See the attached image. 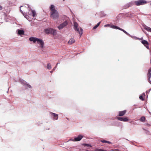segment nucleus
I'll list each match as a JSON object with an SVG mask.
<instances>
[{"label":"nucleus","mask_w":151,"mask_h":151,"mask_svg":"<svg viewBox=\"0 0 151 151\" xmlns=\"http://www.w3.org/2000/svg\"><path fill=\"white\" fill-rule=\"evenodd\" d=\"M107 25H109V24H107V25H105L104 26H105V27H106V26H107Z\"/></svg>","instance_id":"nucleus-33"},{"label":"nucleus","mask_w":151,"mask_h":151,"mask_svg":"<svg viewBox=\"0 0 151 151\" xmlns=\"http://www.w3.org/2000/svg\"><path fill=\"white\" fill-rule=\"evenodd\" d=\"M114 29H117L120 30L121 28H119V27L117 26H116Z\"/></svg>","instance_id":"nucleus-27"},{"label":"nucleus","mask_w":151,"mask_h":151,"mask_svg":"<svg viewBox=\"0 0 151 151\" xmlns=\"http://www.w3.org/2000/svg\"><path fill=\"white\" fill-rule=\"evenodd\" d=\"M26 85L27 86V87H28L29 88H31V86L30 85H29L28 84H26Z\"/></svg>","instance_id":"nucleus-26"},{"label":"nucleus","mask_w":151,"mask_h":151,"mask_svg":"<svg viewBox=\"0 0 151 151\" xmlns=\"http://www.w3.org/2000/svg\"><path fill=\"white\" fill-rule=\"evenodd\" d=\"M47 68L49 70H50L51 69V65L50 63H48L47 64Z\"/></svg>","instance_id":"nucleus-20"},{"label":"nucleus","mask_w":151,"mask_h":151,"mask_svg":"<svg viewBox=\"0 0 151 151\" xmlns=\"http://www.w3.org/2000/svg\"><path fill=\"white\" fill-rule=\"evenodd\" d=\"M127 16L130 17H132L133 16V14L128 13V14H127Z\"/></svg>","instance_id":"nucleus-23"},{"label":"nucleus","mask_w":151,"mask_h":151,"mask_svg":"<svg viewBox=\"0 0 151 151\" xmlns=\"http://www.w3.org/2000/svg\"><path fill=\"white\" fill-rule=\"evenodd\" d=\"M18 33L19 35H23L24 33V31L22 30H19L18 31Z\"/></svg>","instance_id":"nucleus-15"},{"label":"nucleus","mask_w":151,"mask_h":151,"mask_svg":"<svg viewBox=\"0 0 151 151\" xmlns=\"http://www.w3.org/2000/svg\"><path fill=\"white\" fill-rule=\"evenodd\" d=\"M149 70L151 72V68L149 69Z\"/></svg>","instance_id":"nucleus-32"},{"label":"nucleus","mask_w":151,"mask_h":151,"mask_svg":"<svg viewBox=\"0 0 151 151\" xmlns=\"http://www.w3.org/2000/svg\"><path fill=\"white\" fill-rule=\"evenodd\" d=\"M2 7L0 5V10H1L2 9Z\"/></svg>","instance_id":"nucleus-29"},{"label":"nucleus","mask_w":151,"mask_h":151,"mask_svg":"<svg viewBox=\"0 0 151 151\" xmlns=\"http://www.w3.org/2000/svg\"><path fill=\"white\" fill-rule=\"evenodd\" d=\"M50 10V17L53 19H57L59 17V14L58 11L55 9V7L53 5H51Z\"/></svg>","instance_id":"nucleus-1"},{"label":"nucleus","mask_w":151,"mask_h":151,"mask_svg":"<svg viewBox=\"0 0 151 151\" xmlns=\"http://www.w3.org/2000/svg\"><path fill=\"white\" fill-rule=\"evenodd\" d=\"M23 7V6H21V7H20L21 8V7Z\"/></svg>","instance_id":"nucleus-36"},{"label":"nucleus","mask_w":151,"mask_h":151,"mask_svg":"<svg viewBox=\"0 0 151 151\" xmlns=\"http://www.w3.org/2000/svg\"><path fill=\"white\" fill-rule=\"evenodd\" d=\"M58 63L57 64H56V66L58 65Z\"/></svg>","instance_id":"nucleus-34"},{"label":"nucleus","mask_w":151,"mask_h":151,"mask_svg":"<svg viewBox=\"0 0 151 151\" xmlns=\"http://www.w3.org/2000/svg\"><path fill=\"white\" fill-rule=\"evenodd\" d=\"M44 31L47 34H50L53 35H55L56 34V30L52 28L45 29Z\"/></svg>","instance_id":"nucleus-3"},{"label":"nucleus","mask_w":151,"mask_h":151,"mask_svg":"<svg viewBox=\"0 0 151 151\" xmlns=\"http://www.w3.org/2000/svg\"><path fill=\"white\" fill-rule=\"evenodd\" d=\"M147 3L146 1L144 0H140L139 1H136L135 3L137 6H139L141 5H144Z\"/></svg>","instance_id":"nucleus-4"},{"label":"nucleus","mask_w":151,"mask_h":151,"mask_svg":"<svg viewBox=\"0 0 151 151\" xmlns=\"http://www.w3.org/2000/svg\"><path fill=\"white\" fill-rule=\"evenodd\" d=\"M151 90V88L148 91H146V93H149V92Z\"/></svg>","instance_id":"nucleus-31"},{"label":"nucleus","mask_w":151,"mask_h":151,"mask_svg":"<svg viewBox=\"0 0 151 151\" xmlns=\"http://www.w3.org/2000/svg\"><path fill=\"white\" fill-rule=\"evenodd\" d=\"M117 119L120 121L126 122L128 121L129 119L126 117H117Z\"/></svg>","instance_id":"nucleus-7"},{"label":"nucleus","mask_w":151,"mask_h":151,"mask_svg":"<svg viewBox=\"0 0 151 151\" xmlns=\"http://www.w3.org/2000/svg\"><path fill=\"white\" fill-rule=\"evenodd\" d=\"M97 151H104V150H102L101 149H99Z\"/></svg>","instance_id":"nucleus-30"},{"label":"nucleus","mask_w":151,"mask_h":151,"mask_svg":"<svg viewBox=\"0 0 151 151\" xmlns=\"http://www.w3.org/2000/svg\"><path fill=\"white\" fill-rule=\"evenodd\" d=\"M145 29L147 31L151 32V28L150 27H145Z\"/></svg>","instance_id":"nucleus-17"},{"label":"nucleus","mask_w":151,"mask_h":151,"mask_svg":"<svg viewBox=\"0 0 151 151\" xmlns=\"http://www.w3.org/2000/svg\"><path fill=\"white\" fill-rule=\"evenodd\" d=\"M32 16L33 17H34L36 15V12L35 11L32 10Z\"/></svg>","instance_id":"nucleus-21"},{"label":"nucleus","mask_w":151,"mask_h":151,"mask_svg":"<svg viewBox=\"0 0 151 151\" xmlns=\"http://www.w3.org/2000/svg\"><path fill=\"white\" fill-rule=\"evenodd\" d=\"M37 39L35 37H32L29 38V40L31 41H33L35 43L37 41Z\"/></svg>","instance_id":"nucleus-11"},{"label":"nucleus","mask_w":151,"mask_h":151,"mask_svg":"<svg viewBox=\"0 0 151 151\" xmlns=\"http://www.w3.org/2000/svg\"><path fill=\"white\" fill-rule=\"evenodd\" d=\"M101 141L103 143H107L108 144H111V142H110L109 141H106V140H102Z\"/></svg>","instance_id":"nucleus-16"},{"label":"nucleus","mask_w":151,"mask_h":151,"mask_svg":"<svg viewBox=\"0 0 151 151\" xmlns=\"http://www.w3.org/2000/svg\"><path fill=\"white\" fill-rule=\"evenodd\" d=\"M51 114L53 116L54 119L57 120L58 119V114L53 113H51Z\"/></svg>","instance_id":"nucleus-14"},{"label":"nucleus","mask_w":151,"mask_h":151,"mask_svg":"<svg viewBox=\"0 0 151 151\" xmlns=\"http://www.w3.org/2000/svg\"><path fill=\"white\" fill-rule=\"evenodd\" d=\"M67 118V119L68 120V118Z\"/></svg>","instance_id":"nucleus-37"},{"label":"nucleus","mask_w":151,"mask_h":151,"mask_svg":"<svg viewBox=\"0 0 151 151\" xmlns=\"http://www.w3.org/2000/svg\"><path fill=\"white\" fill-rule=\"evenodd\" d=\"M83 137V136L81 135H79L77 137H76L72 140L73 141H78L81 140L82 138Z\"/></svg>","instance_id":"nucleus-9"},{"label":"nucleus","mask_w":151,"mask_h":151,"mask_svg":"<svg viewBox=\"0 0 151 151\" xmlns=\"http://www.w3.org/2000/svg\"><path fill=\"white\" fill-rule=\"evenodd\" d=\"M73 26L75 30L79 34L80 37H81L83 33V30L82 29L81 27L79 28L78 24L75 22L73 23Z\"/></svg>","instance_id":"nucleus-2"},{"label":"nucleus","mask_w":151,"mask_h":151,"mask_svg":"<svg viewBox=\"0 0 151 151\" xmlns=\"http://www.w3.org/2000/svg\"><path fill=\"white\" fill-rule=\"evenodd\" d=\"M75 40L73 38H71L68 42V43L69 45H71L75 42Z\"/></svg>","instance_id":"nucleus-13"},{"label":"nucleus","mask_w":151,"mask_h":151,"mask_svg":"<svg viewBox=\"0 0 151 151\" xmlns=\"http://www.w3.org/2000/svg\"><path fill=\"white\" fill-rule=\"evenodd\" d=\"M56 68V67H55V68H53V69H55V68Z\"/></svg>","instance_id":"nucleus-35"},{"label":"nucleus","mask_w":151,"mask_h":151,"mask_svg":"<svg viewBox=\"0 0 151 151\" xmlns=\"http://www.w3.org/2000/svg\"><path fill=\"white\" fill-rule=\"evenodd\" d=\"M139 98L142 101H143L144 100V99L143 98V96L142 95H141L139 96Z\"/></svg>","instance_id":"nucleus-25"},{"label":"nucleus","mask_w":151,"mask_h":151,"mask_svg":"<svg viewBox=\"0 0 151 151\" xmlns=\"http://www.w3.org/2000/svg\"><path fill=\"white\" fill-rule=\"evenodd\" d=\"M141 43L144 45L145 46V47L147 48V49H148L149 47H148V45H149V43L148 42L144 40H143L141 41Z\"/></svg>","instance_id":"nucleus-8"},{"label":"nucleus","mask_w":151,"mask_h":151,"mask_svg":"<svg viewBox=\"0 0 151 151\" xmlns=\"http://www.w3.org/2000/svg\"><path fill=\"white\" fill-rule=\"evenodd\" d=\"M83 145L84 146L92 147L91 145L90 144H84Z\"/></svg>","instance_id":"nucleus-22"},{"label":"nucleus","mask_w":151,"mask_h":151,"mask_svg":"<svg viewBox=\"0 0 151 151\" xmlns=\"http://www.w3.org/2000/svg\"><path fill=\"white\" fill-rule=\"evenodd\" d=\"M120 30H121L122 31H123V32H124L126 34H127V35H128V33L127 32H126L125 30H124V29H123L121 28Z\"/></svg>","instance_id":"nucleus-24"},{"label":"nucleus","mask_w":151,"mask_h":151,"mask_svg":"<svg viewBox=\"0 0 151 151\" xmlns=\"http://www.w3.org/2000/svg\"><path fill=\"white\" fill-rule=\"evenodd\" d=\"M68 24V23L67 21H65L63 23L60 24L59 26L58 27V28L59 29H61L65 27Z\"/></svg>","instance_id":"nucleus-5"},{"label":"nucleus","mask_w":151,"mask_h":151,"mask_svg":"<svg viewBox=\"0 0 151 151\" xmlns=\"http://www.w3.org/2000/svg\"><path fill=\"white\" fill-rule=\"evenodd\" d=\"M101 23V22H100L99 23H98L95 26H94L93 28V29H96V28Z\"/></svg>","instance_id":"nucleus-18"},{"label":"nucleus","mask_w":151,"mask_h":151,"mask_svg":"<svg viewBox=\"0 0 151 151\" xmlns=\"http://www.w3.org/2000/svg\"><path fill=\"white\" fill-rule=\"evenodd\" d=\"M145 120V118L144 116H142L140 119V121L142 122H144Z\"/></svg>","instance_id":"nucleus-19"},{"label":"nucleus","mask_w":151,"mask_h":151,"mask_svg":"<svg viewBox=\"0 0 151 151\" xmlns=\"http://www.w3.org/2000/svg\"><path fill=\"white\" fill-rule=\"evenodd\" d=\"M126 112L127 111L126 110H124L122 111H119V112L118 116H123L125 115L126 113Z\"/></svg>","instance_id":"nucleus-10"},{"label":"nucleus","mask_w":151,"mask_h":151,"mask_svg":"<svg viewBox=\"0 0 151 151\" xmlns=\"http://www.w3.org/2000/svg\"><path fill=\"white\" fill-rule=\"evenodd\" d=\"M147 76L148 78V80L150 83L151 82L150 80V78L151 77V72L149 70H148V73L147 74Z\"/></svg>","instance_id":"nucleus-12"},{"label":"nucleus","mask_w":151,"mask_h":151,"mask_svg":"<svg viewBox=\"0 0 151 151\" xmlns=\"http://www.w3.org/2000/svg\"><path fill=\"white\" fill-rule=\"evenodd\" d=\"M37 42V43L40 44V47L41 48H43L44 47V42L42 39L38 38Z\"/></svg>","instance_id":"nucleus-6"},{"label":"nucleus","mask_w":151,"mask_h":151,"mask_svg":"<svg viewBox=\"0 0 151 151\" xmlns=\"http://www.w3.org/2000/svg\"><path fill=\"white\" fill-rule=\"evenodd\" d=\"M116 26L112 25L111 26V27L112 28L114 29L115 28V27Z\"/></svg>","instance_id":"nucleus-28"}]
</instances>
